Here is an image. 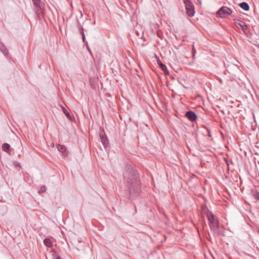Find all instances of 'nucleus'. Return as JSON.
Instances as JSON below:
<instances>
[{"label": "nucleus", "mask_w": 259, "mask_h": 259, "mask_svg": "<svg viewBox=\"0 0 259 259\" xmlns=\"http://www.w3.org/2000/svg\"><path fill=\"white\" fill-rule=\"evenodd\" d=\"M101 141L103 144L105 149L110 148L109 142L107 137L106 136L104 131H102L99 134Z\"/></svg>", "instance_id": "39448f33"}, {"label": "nucleus", "mask_w": 259, "mask_h": 259, "mask_svg": "<svg viewBox=\"0 0 259 259\" xmlns=\"http://www.w3.org/2000/svg\"><path fill=\"white\" fill-rule=\"evenodd\" d=\"M62 110L63 113L66 115V116L71 120H72L70 114L64 107H62Z\"/></svg>", "instance_id": "dca6fc26"}, {"label": "nucleus", "mask_w": 259, "mask_h": 259, "mask_svg": "<svg viewBox=\"0 0 259 259\" xmlns=\"http://www.w3.org/2000/svg\"><path fill=\"white\" fill-rule=\"evenodd\" d=\"M0 50L5 56L7 55L8 51L3 44H0Z\"/></svg>", "instance_id": "ddd939ff"}, {"label": "nucleus", "mask_w": 259, "mask_h": 259, "mask_svg": "<svg viewBox=\"0 0 259 259\" xmlns=\"http://www.w3.org/2000/svg\"><path fill=\"white\" fill-rule=\"evenodd\" d=\"M157 35L158 37H159L161 39H162L163 37V33L162 31L160 30L157 31Z\"/></svg>", "instance_id": "a211bd4d"}, {"label": "nucleus", "mask_w": 259, "mask_h": 259, "mask_svg": "<svg viewBox=\"0 0 259 259\" xmlns=\"http://www.w3.org/2000/svg\"><path fill=\"white\" fill-rule=\"evenodd\" d=\"M206 215L208 221L210 229L212 231L213 230H216L217 228L220 225V223L217 217L209 211H208L206 213Z\"/></svg>", "instance_id": "f03ea898"}, {"label": "nucleus", "mask_w": 259, "mask_h": 259, "mask_svg": "<svg viewBox=\"0 0 259 259\" xmlns=\"http://www.w3.org/2000/svg\"><path fill=\"white\" fill-rule=\"evenodd\" d=\"M81 33V36H82V41L83 42H85V34H84V33L83 32V29L82 27H81V31L80 32Z\"/></svg>", "instance_id": "aec40b11"}, {"label": "nucleus", "mask_w": 259, "mask_h": 259, "mask_svg": "<svg viewBox=\"0 0 259 259\" xmlns=\"http://www.w3.org/2000/svg\"><path fill=\"white\" fill-rule=\"evenodd\" d=\"M59 256L57 252H54L53 253V257H56V256Z\"/></svg>", "instance_id": "412c9836"}, {"label": "nucleus", "mask_w": 259, "mask_h": 259, "mask_svg": "<svg viewBox=\"0 0 259 259\" xmlns=\"http://www.w3.org/2000/svg\"><path fill=\"white\" fill-rule=\"evenodd\" d=\"M57 147L58 150L62 153H64L66 151V147L64 145L58 144Z\"/></svg>", "instance_id": "4468645a"}, {"label": "nucleus", "mask_w": 259, "mask_h": 259, "mask_svg": "<svg viewBox=\"0 0 259 259\" xmlns=\"http://www.w3.org/2000/svg\"><path fill=\"white\" fill-rule=\"evenodd\" d=\"M224 160H225V162H226V164H227L228 165H229V163H228V160H227L226 158H224Z\"/></svg>", "instance_id": "5701e85b"}, {"label": "nucleus", "mask_w": 259, "mask_h": 259, "mask_svg": "<svg viewBox=\"0 0 259 259\" xmlns=\"http://www.w3.org/2000/svg\"><path fill=\"white\" fill-rule=\"evenodd\" d=\"M33 5L36 8L37 12H42V10L45 6L44 3L41 0H32Z\"/></svg>", "instance_id": "0eeeda50"}, {"label": "nucleus", "mask_w": 259, "mask_h": 259, "mask_svg": "<svg viewBox=\"0 0 259 259\" xmlns=\"http://www.w3.org/2000/svg\"><path fill=\"white\" fill-rule=\"evenodd\" d=\"M239 6L244 11H248L249 9V6L248 4L246 2H242L239 4Z\"/></svg>", "instance_id": "9b49d317"}, {"label": "nucleus", "mask_w": 259, "mask_h": 259, "mask_svg": "<svg viewBox=\"0 0 259 259\" xmlns=\"http://www.w3.org/2000/svg\"><path fill=\"white\" fill-rule=\"evenodd\" d=\"M185 116L191 122L196 121L198 117L197 114L191 110L186 112Z\"/></svg>", "instance_id": "423d86ee"}, {"label": "nucleus", "mask_w": 259, "mask_h": 259, "mask_svg": "<svg viewBox=\"0 0 259 259\" xmlns=\"http://www.w3.org/2000/svg\"><path fill=\"white\" fill-rule=\"evenodd\" d=\"M44 244L48 247L52 246V242L49 238H46L44 240Z\"/></svg>", "instance_id": "f8f14e48"}, {"label": "nucleus", "mask_w": 259, "mask_h": 259, "mask_svg": "<svg viewBox=\"0 0 259 259\" xmlns=\"http://www.w3.org/2000/svg\"><path fill=\"white\" fill-rule=\"evenodd\" d=\"M214 233L217 234L219 235H224V231L222 230H221L219 228V226L217 228V230H212Z\"/></svg>", "instance_id": "2eb2a0df"}, {"label": "nucleus", "mask_w": 259, "mask_h": 259, "mask_svg": "<svg viewBox=\"0 0 259 259\" xmlns=\"http://www.w3.org/2000/svg\"><path fill=\"white\" fill-rule=\"evenodd\" d=\"M252 193H253L254 197L256 199H259V193H258V192L256 191H253Z\"/></svg>", "instance_id": "f3484780"}, {"label": "nucleus", "mask_w": 259, "mask_h": 259, "mask_svg": "<svg viewBox=\"0 0 259 259\" xmlns=\"http://www.w3.org/2000/svg\"><path fill=\"white\" fill-rule=\"evenodd\" d=\"M123 177L127 189L128 198L135 200L142 194L140 188V179L135 165L131 163L125 165Z\"/></svg>", "instance_id": "f257e3e1"}, {"label": "nucleus", "mask_w": 259, "mask_h": 259, "mask_svg": "<svg viewBox=\"0 0 259 259\" xmlns=\"http://www.w3.org/2000/svg\"><path fill=\"white\" fill-rule=\"evenodd\" d=\"M184 2L185 5L187 14L189 17L193 16L195 12L194 11L193 5L190 0H184Z\"/></svg>", "instance_id": "20e7f679"}, {"label": "nucleus", "mask_w": 259, "mask_h": 259, "mask_svg": "<svg viewBox=\"0 0 259 259\" xmlns=\"http://www.w3.org/2000/svg\"><path fill=\"white\" fill-rule=\"evenodd\" d=\"M232 13V11L227 7H221L216 13V16L218 17L225 18L230 16Z\"/></svg>", "instance_id": "7ed1b4c3"}, {"label": "nucleus", "mask_w": 259, "mask_h": 259, "mask_svg": "<svg viewBox=\"0 0 259 259\" xmlns=\"http://www.w3.org/2000/svg\"><path fill=\"white\" fill-rule=\"evenodd\" d=\"M137 34H138V35H139V33L138 32H137Z\"/></svg>", "instance_id": "a878e982"}, {"label": "nucleus", "mask_w": 259, "mask_h": 259, "mask_svg": "<svg viewBox=\"0 0 259 259\" xmlns=\"http://www.w3.org/2000/svg\"><path fill=\"white\" fill-rule=\"evenodd\" d=\"M88 49L89 51L90 52V53L91 54V50L89 48H88Z\"/></svg>", "instance_id": "393cba45"}, {"label": "nucleus", "mask_w": 259, "mask_h": 259, "mask_svg": "<svg viewBox=\"0 0 259 259\" xmlns=\"http://www.w3.org/2000/svg\"><path fill=\"white\" fill-rule=\"evenodd\" d=\"M208 137H211V135H210V133H209H209H208Z\"/></svg>", "instance_id": "b1692460"}, {"label": "nucleus", "mask_w": 259, "mask_h": 259, "mask_svg": "<svg viewBox=\"0 0 259 259\" xmlns=\"http://www.w3.org/2000/svg\"><path fill=\"white\" fill-rule=\"evenodd\" d=\"M46 190V187L45 186H41L40 189L38 190L39 193H41L45 192Z\"/></svg>", "instance_id": "6ab92c4d"}, {"label": "nucleus", "mask_w": 259, "mask_h": 259, "mask_svg": "<svg viewBox=\"0 0 259 259\" xmlns=\"http://www.w3.org/2000/svg\"><path fill=\"white\" fill-rule=\"evenodd\" d=\"M157 63L159 67L161 69L162 71L164 72V73H166V72H168L166 65L163 64L159 60H158Z\"/></svg>", "instance_id": "1a4fd4ad"}, {"label": "nucleus", "mask_w": 259, "mask_h": 259, "mask_svg": "<svg viewBox=\"0 0 259 259\" xmlns=\"http://www.w3.org/2000/svg\"><path fill=\"white\" fill-rule=\"evenodd\" d=\"M238 24L241 27L242 31L246 33L248 31V29L246 23L243 21H241L240 23H238Z\"/></svg>", "instance_id": "6e6552de"}, {"label": "nucleus", "mask_w": 259, "mask_h": 259, "mask_svg": "<svg viewBox=\"0 0 259 259\" xmlns=\"http://www.w3.org/2000/svg\"><path fill=\"white\" fill-rule=\"evenodd\" d=\"M52 259H62L61 256L59 255V256H56V257H52Z\"/></svg>", "instance_id": "4be33fe9"}, {"label": "nucleus", "mask_w": 259, "mask_h": 259, "mask_svg": "<svg viewBox=\"0 0 259 259\" xmlns=\"http://www.w3.org/2000/svg\"><path fill=\"white\" fill-rule=\"evenodd\" d=\"M2 149L3 151H5L6 152L8 153V154H10V144L8 143H4L2 145Z\"/></svg>", "instance_id": "9d476101"}]
</instances>
